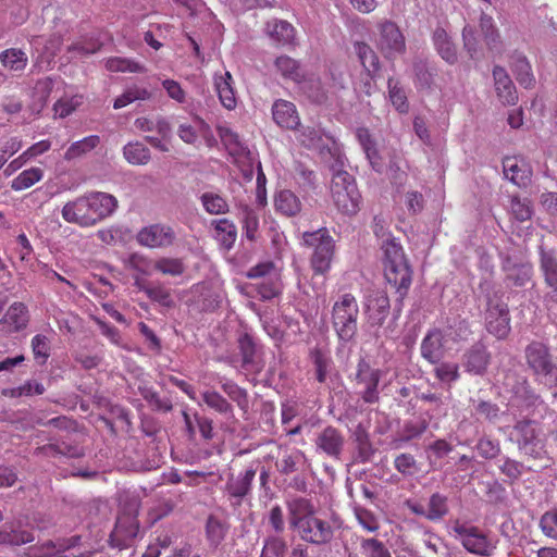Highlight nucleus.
<instances>
[{
	"label": "nucleus",
	"instance_id": "50",
	"mask_svg": "<svg viewBox=\"0 0 557 557\" xmlns=\"http://www.w3.org/2000/svg\"><path fill=\"white\" fill-rule=\"evenodd\" d=\"M200 202L209 214L219 215L230 211V206L221 195L207 191L200 196Z\"/></svg>",
	"mask_w": 557,
	"mask_h": 557
},
{
	"label": "nucleus",
	"instance_id": "12",
	"mask_svg": "<svg viewBox=\"0 0 557 557\" xmlns=\"http://www.w3.org/2000/svg\"><path fill=\"white\" fill-rule=\"evenodd\" d=\"M137 243L150 249H164L177 240L174 228L164 223H154L140 228L136 235Z\"/></svg>",
	"mask_w": 557,
	"mask_h": 557
},
{
	"label": "nucleus",
	"instance_id": "40",
	"mask_svg": "<svg viewBox=\"0 0 557 557\" xmlns=\"http://www.w3.org/2000/svg\"><path fill=\"white\" fill-rule=\"evenodd\" d=\"M124 159L133 165H146L151 160V152L140 141H129L123 147Z\"/></svg>",
	"mask_w": 557,
	"mask_h": 557
},
{
	"label": "nucleus",
	"instance_id": "51",
	"mask_svg": "<svg viewBox=\"0 0 557 557\" xmlns=\"http://www.w3.org/2000/svg\"><path fill=\"white\" fill-rule=\"evenodd\" d=\"M387 89L389 100L395 109L400 113L408 112L409 104L407 96L404 88L400 86L399 81L394 77H389L387 81Z\"/></svg>",
	"mask_w": 557,
	"mask_h": 557
},
{
	"label": "nucleus",
	"instance_id": "28",
	"mask_svg": "<svg viewBox=\"0 0 557 557\" xmlns=\"http://www.w3.org/2000/svg\"><path fill=\"white\" fill-rule=\"evenodd\" d=\"M513 393L522 407L530 410L534 414L535 411L541 412L547 409L545 401L541 395L535 392L527 379H523L515 388Z\"/></svg>",
	"mask_w": 557,
	"mask_h": 557
},
{
	"label": "nucleus",
	"instance_id": "54",
	"mask_svg": "<svg viewBox=\"0 0 557 557\" xmlns=\"http://www.w3.org/2000/svg\"><path fill=\"white\" fill-rule=\"evenodd\" d=\"M506 280L513 286L523 287L532 278V267L530 264H513L512 267H504Z\"/></svg>",
	"mask_w": 557,
	"mask_h": 557
},
{
	"label": "nucleus",
	"instance_id": "14",
	"mask_svg": "<svg viewBox=\"0 0 557 557\" xmlns=\"http://www.w3.org/2000/svg\"><path fill=\"white\" fill-rule=\"evenodd\" d=\"M257 470L249 466L243 472L237 475L231 473L227 476L224 492L228 497L232 506L238 507L243 504L244 498L250 494L251 484L255 480Z\"/></svg>",
	"mask_w": 557,
	"mask_h": 557
},
{
	"label": "nucleus",
	"instance_id": "31",
	"mask_svg": "<svg viewBox=\"0 0 557 557\" xmlns=\"http://www.w3.org/2000/svg\"><path fill=\"white\" fill-rule=\"evenodd\" d=\"M54 81L51 77H44L38 79L32 88V101L28 110L34 115H39L48 103L49 97L52 92Z\"/></svg>",
	"mask_w": 557,
	"mask_h": 557
},
{
	"label": "nucleus",
	"instance_id": "4",
	"mask_svg": "<svg viewBox=\"0 0 557 557\" xmlns=\"http://www.w3.org/2000/svg\"><path fill=\"white\" fill-rule=\"evenodd\" d=\"M511 440L517 444L518 450L539 468H546L549 458L545 442L541 437V429L534 420L522 419L516 422L511 432Z\"/></svg>",
	"mask_w": 557,
	"mask_h": 557
},
{
	"label": "nucleus",
	"instance_id": "57",
	"mask_svg": "<svg viewBox=\"0 0 557 557\" xmlns=\"http://www.w3.org/2000/svg\"><path fill=\"white\" fill-rule=\"evenodd\" d=\"M106 67L110 72L144 73L145 66L126 58L113 57L106 61Z\"/></svg>",
	"mask_w": 557,
	"mask_h": 557
},
{
	"label": "nucleus",
	"instance_id": "23",
	"mask_svg": "<svg viewBox=\"0 0 557 557\" xmlns=\"http://www.w3.org/2000/svg\"><path fill=\"white\" fill-rule=\"evenodd\" d=\"M493 78L499 101L506 106H515L518 101V92L506 70L499 65H495L493 69Z\"/></svg>",
	"mask_w": 557,
	"mask_h": 557
},
{
	"label": "nucleus",
	"instance_id": "58",
	"mask_svg": "<svg viewBox=\"0 0 557 557\" xmlns=\"http://www.w3.org/2000/svg\"><path fill=\"white\" fill-rule=\"evenodd\" d=\"M154 270L166 275L180 276L185 272V264L180 258L163 257L158 259L153 265Z\"/></svg>",
	"mask_w": 557,
	"mask_h": 557
},
{
	"label": "nucleus",
	"instance_id": "15",
	"mask_svg": "<svg viewBox=\"0 0 557 557\" xmlns=\"http://www.w3.org/2000/svg\"><path fill=\"white\" fill-rule=\"evenodd\" d=\"M380 37L377 48L385 58L392 59L406 49L405 37L399 27L392 21H384L379 25Z\"/></svg>",
	"mask_w": 557,
	"mask_h": 557
},
{
	"label": "nucleus",
	"instance_id": "36",
	"mask_svg": "<svg viewBox=\"0 0 557 557\" xmlns=\"http://www.w3.org/2000/svg\"><path fill=\"white\" fill-rule=\"evenodd\" d=\"M214 228V238L225 250H231L237 238V227L233 221L228 219H220L212 222Z\"/></svg>",
	"mask_w": 557,
	"mask_h": 557
},
{
	"label": "nucleus",
	"instance_id": "37",
	"mask_svg": "<svg viewBox=\"0 0 557 557\" xmlns=\"http://www.w3.org/2000/svg\"><path fill=\"white\" fill-rule=\"evenodd\" d=\"M511 71L516 76L517 82L524 88H531L535 84V77L532 73L531 64L525 55L521 53H513L511 55Z\"/></svg>",
	"mask_w": 557,
	"mask_h": 557
},
{
	"label": "nucleus",
	"instance_id": "32",
	"mask_svg": "<svg viewBox=\"0 0 557 557\" xmlns=\"http://www.w3.org/2000/svg\"><path fill=\"white\" fill-rule=\"evenodd\" d=\"M354 460L360 463L370 462L375 454V449L370 441L369 433L360 424L356 428L354 432Z\"/></svg>",
	"mask_w": 557,
	"mask_h": 557
},
{
	"label": "nucleus",
	"instance_id": "61",
	"mask_svg": "<svg viewBox=\"0 0 557 557\" xmlns=\"http://www.w3.org/2000/svg\"><path fill=\"white\" fill-rule=\"evenodd\" d=\"M414 84L419 89H430L434 82L435 69L424 62H417L413 66Z\"/></svg>",
	"mask_w": 557,
	"mask_h": 557
},
{
	"label": "nucleus",
	"instance_id": "44",
	"mask_svg": "<svg viewBox=\"0 0 557 557\" xmlns=\"http://www.w3.org/2000/svg\"><path fill=\"white\" fill-rule=\"evenodd\" d=\"M203 403L215 412L224 417H233L234 409L232 404L219 392L214 389H207L202 394Z\"/></svg>",
	"mask_w": 557,
	"mask_h": 557
},
{
	"label": "nucleus",
	"instance_id": "46",
	"mask_svg": "<svg viewBox=\"0 0 557 557\" xmlns=\"http://www.w3.org/2000/svg\"><path fill=\"white\" fill-rule=\"evenodd\" d=\"M428 425L425 420L407 421L401 429L400 436L392 443L394 448H400L405 443L420 437L426 431Z\"/></svg>",
	"mask_w": 557,
	"mask_h": 557
},
{
	"label": "nucleus",
	"instance_id": "13",
	"mask_svg": "<svg viewBox=\"0 0 557 557\" xmlns=\"http://www.w3.org/2000/svg\"><path fill=\"white\" fill-rule=\"evenodd\" d=\"M345 436L335 426L329 425L317 433L314 438L315 451L333 460H341L345 448Z\"/></svg>",
	"mask_w": 557,
	"mask_h": 557
},
{
	"label": "nucleus",
	"instance_id": "8",
	"mask_svg": "<svg viewBox=\"0 0 557 557\" xmlns=\"http://www.w3.org/2000/svg\"><path fill=\"white\" fill-rule=\"evenodd\" d=\"M451 530L455 539L470 554L491 557L497 547V542L479 527L456 520Z\"/></svg>",
	"mask_w": 557,
	"mask_h": 557
},
{
	"label": "nucleus",
	"instance_id": "27",
	"mask_svg": "<svg viewBox=\"0 0 557 557\" xmlns=\"http://www.w3.org/2000/svg\"><path fill=\"white\" fill-rule=\"evenodd\" d=\"M28 323V311L24 304L14 302L0 320V331L4 333L18 332Z\"/></svg>",
	"mask_w": 557,
	"mask_h": 557
},
{
	"label": "nucleus",
	"instance_id": "47",
	"mask_svg": "<svg viewBox=\"0 0 557 557\" xmlns=\"http://www.w3.org/2000/svg\"><path fill=\"white\" fill-rule=\"evenodd\" d=\"M305 462V454L299 449L285 451L283 456L276 460L275 467L281 474H292L299 470V466Z\"/></svg>",
	"mask_w": 557,
	"mask_h": 557
},
{
	"label": "nucleus",
	"instance_id": "19",
	"mask_svg": "<svg viewBox=\"0 0 557 557\" xmlns=\"http://www.w3.org/2000/svg\"><path fill=\"white\" fill-rule=\"evenodd\" d=\"M90 210L89 201L85 195L73 201L66 202L61 210V215L67 223L77 224L82 227H89L96 225Z\"/></svg>",
	"mask_w": 557,
	"mask_h": 557
},
{
	"label": "nucleus",
	"instance_id": "29",
	"mask_svg": "<svg viewBox=\"0 0 557 557\" xmlns=\"http://www.w3.org/2000/svg\"><path fill=\"white\" fill-rule=\"evenodd\" d=\"M288 522L295 529L308 518L315 513V508L310 499L305 497H293L286 502Z\"/></svg>",
	"mask_w": 557,
	"mask_h": 557
},
{
	"label": "nucleus",
	"instance_id": "10",
	"mask_svg": "<svg viewBox=\"0 0 557 557\" xmlns=\"http://www.w3.org/2000/svg\"><path fill=\"white\" fill-rule=\"evenodd\" d=\"M540 271L548 290L543 297V304L549 319L557 321V252L554 249L539 248Z\"/></svg>",
	"mask_w": 557,
	"mask_h": 557
},
{
	"label": "nucleus",
	"instance_id": "2",
	"mask_svg": "<svg viewBox=\"0 0 557 557\" xmlns=\"http://www.w3.org/2000/svg\"><path fill=\"white\" fill-rule=\"evenodd\" d=\"M479 290L484 297V321L486 331L498 339H505L510 334V314L508 305L503 300V293L484 280L479 284Z\"/></svg>",
	"mask_w": 557,
	"mask_h": 557
},
{
	"label": "nucleus",
	"instance_id": "33",
	"mask_svg": "<svg viewBox=\"0 0 557 557\" xmlns=\"http://www.w3.org/2000/svg\"><path fill=\"white\" fill-rule=\"evenodd\" d=\"M214 87L224 108L233 110L236 107V97L233 88V77L230 72L214 75Z\"/></svg>",
	"mask_w": 557,
	"mask_h": 557
},
{
	"label": "nucleus",
	"instance_id": "42",
	"mask_svg": "<svg viewBox=\"0 0 557 557\" xmlns=\"http://www.w3.org/2000/svg\"><path fill=\"white\" fill-rule=\"evenodd\" d=\"M34 541V535L27 530L14 529L11 524H4L0 530V544L21 546Z\"/></svg>",
	"mask_w": 557,
	"mask_h": 557
},
{
	"label": "nucleus",
	"instance_id": "62",
	"mask_svg": "<svg viewBox=\"0 0 557 557\" xmlns=\"http://www.w3.org/2000/svg\"><path fill=\"white\" fill-rule=\"evenodd\" d=\"M394 467L404 476H413L420 471L417 459L409 453L397 455L394 459Z\"/></svg>",
	"mask_w": 557,
	"mask_h": 557
},
{
	"label": "nucleus",
	"instance_id": "43",
	"mask_svg": "<svg viewBox=\"0 0 557 557\" xmlns=\"http://www.w3.org/2000/svg\"><path fill=\"white\" fill-rule=\"evenodd\" d=\"M100 144L98 135H90L81 140L73 143L65 151L63 158L66 161H73L83 158L88 152L94 150Z\"/></svg>",
	"mask_w": 557,
	"mask_h": 557
},
{
	"label": "nucleus",
	"instance_id": "6",
	"mask_svg": "<svg viewBox=\"0 0 557 557\" xmlns=\"http://www.w3.org/2000/svg\"><path fill=\"white\" fill-rule=\"evenodd\" d=\"M343 165H337L331 181V197L336 208L344 214H356L360 209L361 195L351 174Z\"/></svg>",
	"mask_w": 557,
	"mask_h": 557
},
{
	"label": "nucleus",
	"instance_id": "55",
	"mask_svg": "<svg viewBox=\"0 0 557 557\" xmlns=\"http://www.w3.org/2000/svg\"><path fill=\"white\" fill-rule=\"evenodd\" d=\"M44 176V171L40 168H30L21 172L11 183V188L20 191L32 187L39 182Z\"/></svg>",
	"mask_w": 557,
	"mask_h": 557
},
{
	"label": "nucleus",
	"instance_id": "22",
	"mask_svg": "<svg viewBox=\"0 0 557 557\" xmlns=\"http://www.w3.org/2000/svg\"><path fill=\"white\" fill-rule=\"evenodd\" d=\"M504 175L518 187H527L531 183L532 170L528 163L517 157L503 160Z\"/></svg>",
	"mask_w": 557,
	"mask_h": 557
},
{
	"label": "nucleus",
	"instance_id": "48",
	"mask_svg": "<svg viewBox=\"0 0 557 557\" xmlns=\"http://www.w3.org/2000/svg\"><path fill=\"white\" fill-rule=\"evenodd\" d=\"M434 45L440 55L449 64L457 62V51L444 29H436L433 36Z\"/></svg>",
	"mask_w": 557,
	"mask_h": 557
},
{
	"label": "nucleus",
	"instance_id": "26",
	"mask_svg": "<svg viewBox=\"0 0 557 557\" xmlns=\"http://www.w3.org/2000/svg\"><path fill=\"white\" fill-rule=\"evenodd\" d=\"M86 196L90 205V211L94 215L92 220H95L96 224L110 216L117 207L116 198L110 194L94 191Z\"/></svg>",
	"mask_w": 557,
	"mask_h": 557
},
{
	"label": "nucleus",
	"instance_id": "18",
	"mask_svg": "<svg viewBox=\"0 0 557 557\" xmlns=\"http://www.w3.org/2000/svg\"><path fill=\"white\" fill-rule=\"evenodd\" d=\"M491 352L487 346L479 341L471 345L462 355V366L465 370L473 375L483 376L491 363Z\"/></svg>",
	"mask_w": 557,
	"mask_h": 557
},
{
	"label": "nucleus",
	"instance_id": "60",
	"mask_svg": "<svg viewBox=\"0 0 557 557\" xmlns=\"http://www.w3.org/2000/svg\"><path fill=\"white\" fill-rule=\"evenodd\" d=\"M139 393L153 410L169 412L173 408L169 398H161L160 395L151 387L140 386Z\"/></svg>",
	"mask_w": 557,
	"mask_h": 557
},
{
	"label": "nucleus",
	"instance_id": "3",
	"mask_svg": "<svg viewBox=\"0 0 557 557\" xmlns=\"http://www.w3.org/2000/svg\"><path fill=\"white\" fill-rule=\"evenodd\" d=\"M527 369L537 383L557 387V357L548 343L531 341L523 350Z\"/></svg>",
	"mask_w": 557,
	"mask_h": 557
},
{
	"label": "nucleus",
	"instance_id": "20",
	"mask_svg": "<svg viewBox=\"0 0 557 557\" xmlns=\"http://www.w3.org/2000/svg\"><path fill=\"white\" fill-rule=\"evenodd\" d=\"M364 306L370 327L380 329L389 314L391 304L387 294L383 290L372 292Z\"/></svg>",
	"mask_w": 557,
	"mask_h": 557
},
{
	"label": "nucleus",
	"instance_id": "64",
	"mask_svg": "<svg viewBox=\"0 0 557 557\" xmlns=\"http://www.w3.org/2000/svg\"><path fill=\"white\" fill-rule=\"evenodd\" d=\"M287 552V543L280 536H268L260 557H284Z\"/></svg>",
	"mask_w": 557,
	"mask_h": 557
},
{
	"label": "nucleus",
	"instance_id": "16",
	"mask_svg": "<svg viewBox=\"0 0 557 557\" xmlns=\"http://www.w3.org/2000/svg\"><path fill=\"white\" fill-rule=\"evenodd\" d=\"M295 530L298 532V535L302 541L314 545L327 544L333 539V529L331 524L327 521L315 517V515L308 518L295 528Z\"/></svg>",
	"mask_w": 557,
	"mask_h": 557
},
{
	"label": "nucleus",
	"instance_id": "53",
	"mask_svg": "<svg viewBox=\"0 0 557 557\" xmlns=\"http://www.w3.org/2000/svg\"><path fill=\"white\" fill-rule=\"evenodd\" d=\"M275 67L284 78L300 82L304 77L296 60L287 55H281L275 60Z\"/></svg>",
	"mask_w": 557,
	"mask_h": 557
},
{
	"label": "nucleus",
	"instance_id": "41",
	"mask_svg": "<svg viewBox=\"0 0 557 557\" xmlns=\"http://www.w3.org/2000/svg\"><path fill=\"white\" fill-rule=\"evenodd\" d=\"M498 468L500 473L512 483L518 481L524 471H537L539 463L533 462L532 465L525 466L523 462L509 457H504Z\"/></svg>",
	"mask_w": 557,
	"mask_h": 557
},
{
	"label": "nucleus",
	"instance_id": "21",
	"mask_svg": "<svg viewBox=\"0 0 557 557\" xmlns=\"http://www.w3.org/2000/svg\"><path fill=\"white\" fill-rule=\"evenodd\" d=\"M421 357L431 364L440 363L446 354L444 334L440 329H431L420 345Z\"/></svg>",
	"mask_w": 557,
	"mask_h": 557
},
{
	"label": "nucleus",
	"instance_id": "24",
	"mask_svg": "<svg viewBox=\"0 0 557 557\" xmlns=\"http://www.w3.org/2000/svg\"><path fill=\"white\" fill-rule=\"evenodd\" d=\"M238 349L242 356V369L245 371L259 373L263 364L259 358L257 345L249 334H243L238 338Z\"/></svg>",
	"mask_w": 557,
	"mask_h": 557
},
{
	"label": "nucleus",
	"instance_id": "35",
	"mask_svg": "<svg viewBox=\"0 0 557 557\" xmlns=\"http://www.w3.org/2000/svg\"><path fill=\"white\" fill-rule=\"evenodd\" d=\"M274 208L285 216H295L301 211L302 205L292 190L282 189L275 194Z\"/></svg>",
	"mask_w": 557,
	"mask_h": 557
},
{
	"label": "nucleus",
	"instance_id": "30",
	"mask_svg": "<svg viewBox=\"0 0 557 557\" xmlns=\"http://www.w3.org/2000/svg\"><path fill=\"white\" fill-rule=\"evenodd\" d=\"M352 47L367 76L371 77V79L376 78L381 70V63L373 48L364 41H355Z\"/></svg>",
	"mask_w": 557,
	"mask_h": 557
},
{
	"label": "nucleus",
	"instance_id": "34",
	"mask_svg": "<svg viewBox=\"0 0 557 557\" xmlns=\"http://www.w3.org/2000/svg\"><path fill=\"white\" fill-rule=\"evenodd\" d=\"M239 221L242 223V237L255 243L260 237L259 216L256 210L249 206H242L239 209Z\"/></svg>",
	"mask_w": 557,
	"mask_h": 557
},
{
	"label": "nucleus",
	"instance_id": "63",
	"mask_svg": "<svg viewBox=\"0 0 557 557\" xmlns=\"http://www.w3.org/2000/svg\"><path fill=\"white\" fill-rule=\"evenodd\" d=\"M475 449L480 457L487 460L495 459L502 451L499 441L486 435L478 440Z\"/></svg>",
	"mask_w": 557,
	"mask_h": 557
},
{
	"label": "nucleus",
	"instance_id": "7",
	"mask_svg": "<svg viewBox=\"0 0 557 557\" xmlns=\"http://www.w3.org/2000/svg\"><path fill=\"white\" fill-rule=\"evenodd\" d=\"M296 138L305 148L317 151L322 161L329 164L330 170H335L337 165L344 164L345 157L338 145L333 137L324 134L322 129L314 126H304L298 131Z\"/></svg>",
	"mask_w": 557,
	"mask_h": 557
},
{
	"label": "nucleus",
	"instance_id": "25",
	"mask_svg": "<svg viewBox=\"0 0 557 557\" xmlns=\"http://www.w3.org/2000/svg\"><path fill=\"white\" fill-rule=\"evenodd\" d=\"M272 116L274 122L282 128L296 129L300 124L296 106L284 99L274 101Z\"/></svg>",
	"mask_w": 557,
	"mask_h": 557
},
{
	"label": "nucleus",
	"instance_id": "11",
	"mask_svg": "<svg viewBox=\"0 0 557 557\" xmlns=\"http://www.w3.org/2000/svg\"><path fill=\"white\" fill-rule=\"evenodd\" d=\"M138 506V502L134 500L127 510L117 516L115 527L110 535V543L113 547L123 549L133 545L139 533Z\"/></svg>",
	"mask_w": 557,
	"mask_h": 557
},
{
	"label": "nucleus",
	"instance_id": "9",
	"mask_svg": "<svg viewBox=\"0 0 557 557\" xmlns=\"http://www.w3.org/2000/svg\"><path fill=\"white\" fill-rule=\"evenodd\" d=\"M302 240L305 246L313 249L310 263L314 273H326L331 268L335 248L334 240L327 228L322 227L313 232H305Z\"/></svg>",
	"mask_w": 557,
	"mask_h": 557
},
{
	"label": "nucleus",
	"instance_id": "39",
	"mask_svg": "<svg viewBox=\"0 0 557 557\" xmlns=\"http://www.w3.org/2000/svg\"><path fill=\"white\" fill-rule=\"evenodd\" d=\"M228 525L218 517L210 515L206 521V539L210 547L216 548L226 537Z\"/></svg>",
	"mask_w": 557,
	"mask_h": 557
},
{
	"label": "nucleus",
	"instance_id": "1",
	"mask_svg": "<svg viewBox=\"0 0 557 557\" xmlns=\"http://www.w3.org/2000/svg\"><path fill=\"white\" fill-rule=\"evenodd\" d=\"M384 275L386 281L396 288L399 295V302L408 294L412 281V270L406 259L403 247L392 236L383 239Z\"/></svg>",
	"mask_w": 557,
	"mask_h": 557
},
{
	"label": "nucleus",
	"instance_id": "52",
	"mask_svg": "<svg viewBox=\"0 0 557 557\" xmlns=\"http://www.w3.org/2000/svg\"><path fill=\"white\" fill-rule=\"evenodd\" d=\"M449 511L448 498L441 493H433L428 502V520L438 521Z\"/></svg>",
	"mask_w": 557,
	"mask_h": 557
},
{
	"label": "nucleus",
	"instance_id": "49",
	"mask_svg": "<svg viewBox=\"0 0 557 557\" xmlns=\"http://www.w3.org/2000/svg\"><path fill=\"white\" fill-rule=\"evenodd\" d=\"M0 62L10 71L22 72L27 66L28 58L23 50L10 48L0 53Z\"/></svg>",
	"mask_w": 557,
	"mask_h": 557
},
{
	"label": "nucleus",
	"instance_id": "45",
	"mask_svg": "<svg viewBox=\"0 0 557 557\" xmlns=\"http://www.w3.org/2000/svg\"><path fill=\"white\" fill-rule=\"evenodd\" d=\"M220 387L243 411L248 410L249 397L248 392L245 388L228 379L220 380Z\"/></svg>",
	"mask_w": 557,
	"mask_h": 557
},
{
	"label": "nucleus",
	"instance_id": "59",
	"mask_svg": "<svg viewBox=\"0 0 557 557\" xmlns=\"http://www.w3.org/2000/svg\"><path fill=\"white\" fill-rule=\"evenodd\" d=\"M218 135L231 154H242L245 151V147L242 144L238 134L230 127H218Z\"/></svg>",
	"mask_w": 557,
	"mask_h": 557
},
{
	"label": "nucleus",
	"instance_id": "17",
	"mask_svg": "<svg viewBox=\"0 0 557 557\" xmlns=\"http://www.w3.org/2000/svg\"><path fill=\"white\" fill-rule=\"evenodd\" d=\"M380 380V370L371 368L364 360L359 361L357 366L356 382L363 386L360 395L364 403L374 404L379 401L380 395L377 387Z\"/></svg>",
	"mask_w": 557,
	"mask_h": 557
},
{
	"label": "nucleus",
	"instance_id": "56",
	"mask_svg": "<svg viewBox=\"0 0 557 557\" xmlns=\"http://www.w3.org/2000/svg\"><path fill=\"white\" fill-rule=\"evenodd\" d=\"M470 323L460 317L447 321L446 335L455 342L466 341L471 335Z\"/></svg>",
	"mask_w": 557,
	"mask_h": 557
},
{
	"label": "nucleus",
	"instance_id": "38",
	"mask_svg": "<svg viewBox=\"0 0 557 557\" xmlns=\"http://www.w3.org/2000/svg\"><path fill=\"white\" fill-rule=\"evenodd\" d=\"M267 33L278 46L289 45L295 39V28L286 21L274 20L272 22H268Z\"/></svg>",
	"mask_w": 557,
	"mask_h": 557
},
{
	"label": "nucleus",
	"instance_id": "5",
	"mask_svg": "<svg viewBox=\"0 0 557 557\" xmlns=\"http://www.w3.org/2000/svg\"><path fill=\"white\" fill-rule=\"evenodd\" d=\"M359 305L356 297L345 293L332 307V326L342 346L352 343L358 331Z\"/></svg>",
	"mask_w": 557,
	"mask_h": 557
}]
</instances>
